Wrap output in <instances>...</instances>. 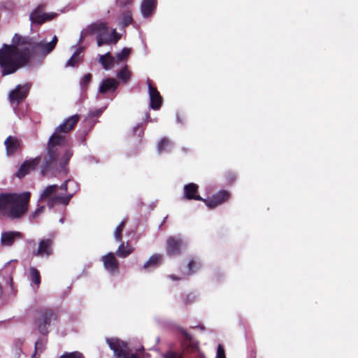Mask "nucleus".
I'll return each instance as SVG.
<instances>
[{"label": "nucleus", "instance_id": "1", "mask_svg": "<svg viewBox=\"0 0 358 358\" xmlns=\"http://www.w3.org/2000/svg\"><path fill=\"white\" fill-rule=\"evenodd\" d=\"M12 41L13 45L3 44L0 48V71L2 76L12 74L28 65L34 55L46 56L54 50L58 39L54 36L48 42L15 34Z\"/></svg>", "mask_w": 358, "mask_h": 358}, {"label": "nucleus", "instance_id": "2", "mask_svg": "<svg viewBox=\"0 0 358 358\" xmlns=\"http://www.w3.org/2000/svg\"><path fill=\"white\" fill-rule=\"evenodd\" d=\"M79 116L72 115L59 124L48 140L47 154L41 165V173L45 175L49 171H59L66 173V166L73 152L66 143L67 134L78 122Z\"/></svg>", "mask_w": 358, "mask_h": 358}, {"label": "nucleus", "instance_id": "3", "mask_svg": "<svg viewBox=\"0 0 358 358\" xmlns=\"http://www.w3.org/2000/svg\"><path fill=\"white\" fill-rule=\"evenodd\" d=\"M30 192L0 194V215L12 220L22 217L28 210Z\"/></svg>", "mask_w": 358, "mask_h": 358}, {"label": "nucleus", "instance_id": "4", "mask_svg": "<svg viewBox=\"0 0 358 358\" xmlns=\"http://www.w3.org/2000/svg\"><path fill=\"white\" fill-rule=\"evenodd\" d=\"M70 185L77 186L76 182L72 180H66L59 187L57 185L48 186L41 194L38 201L46 202L50 208L59 204L66 206L74 194L66 193L67 187Z\"/></svg>", "mask_w": 358, "mask_h": 358}, {"label": "nucleus", "instance_id": "5", "mask_svg": "<svg viewBox=\"0 0 358 358\" xmlns=\"http://www.w3.org/2000/svg\"><path fill=\"white\" fill-rule=\"evenodd\" d=\"M92 34L96 35L97 45L99 47L103 45L115 44L120 39V36L115 29L109 31L106 24L98 22L89 25L80 32L78 45L83 42L84 38Z\"/></svg>", "mask_w": 358, "mask_h": 358}, {"label": "nucleus", "instance_id": "6", "mask_svg": "<svg viewBox=\"0 0 358 358\" xmlns=\"http://www.w3.org/2000/svg\"><path fill=\"white\" fill-rule=\"evenodd\" d=\"M30 88V83H25L22 85H18L16 86L15 89L9 94L10 102L13 105L14 112L16 115L20 117H21V114L17 108V106L27 96Z\"/></svg>", "mask_w": 358, "mask_h": 358}, {"label": "nucleus", "instance_id": "7", "mask_svg": "<svg viewBox=\"0 0 358 358\" xmlns=\"http://www.w3.org/2000/svg\"><path fill=\"white\" fill-rule=\"evenodd\" d=\"M106 342L116 358H138L136 355L131 353L127 344L118 338H106Z\"/></svg>", "mask_w": 358, "mask_h": 358}, {"label": "nucleus", "instance_id": "8", "mask_svg": "<svg viewBox=\"0 0 358 358\" xmlns=\"http://www.w3.org/2000/svg\"><path fill=\"white\" fill-rule=\"evenodd\" d=\"M52 319H55V317L52 310L45 309L41 312L36 320V324L41 334L46 335L48 333V327Z\"/></svg>", "mask_w": 358, "mask_h": 358}, {"label": "nucleus", "instance_id": "9", "mask_svg": "<svg viewBox=\"0 0 358 358\" xmlns=\"http://www.w3.org/2000/svg\"><path fill=\"white\" fill-rule=\"evenodd\" d=\"M43 7L38 6L33 10L29 15V20L32 24H41L43 22L51 20L57 17L56 13H45L42 12Z\"/></svg>", "mask_w": 358, "mask_h": 358}, {"label": "nucleus", "instance_id": "10", "mask_svg": "<svg viewBox=\"0 0 358 358\" xmlns=\"http://www.w3.org/2000/svg\"><path fill=\"white\" fill-rule=\"evenodd\" d=\"M185 245L183 240L180 236L169 237L166 241V253L171 257L178 256Z\"/></svg>", "mask_w": 358, "mask_h": 358}, {"label": "nucleus", "instance_id": "11", "mask_svg": "<svg viewBox=\"0 0 358 358\" xmlns=\"http://www.w3.org/2000/svg\"><path fill=\"white\" fill-rule=\"evenodd\" d=\"M53 241L51 238L41 239L38 242L37 250L33 251V255L39 257H48L53 253Z\"/></svg>", "mask_w": 358, "mask_h": 358}, {"label": "nucleus", "instance_id": "12", "mask_svg": "<svg viewBox=\"0 0 358 358\" xmlns=\"http://www.w3.org/2000/svg\"><path fill=\"white\" fill-rule=\"evenodd\" d=\"M148 93L150 97V106L153 110H158L162 106V98L156 87L152 85L151 81L147 80Z\"/></svg>", "mask_w": 358, "mask_h": 358}, {"label": "nucleus", "instance_id": "13", "mask_svg": "<svg viewBox=\"0 0 358 358\" xmlns=\"http://www.w3.org/2000/svg\"><path fill=\"white\" fill-rule=\"evenodd\" d=\"M41 158L39 157L24 161L20 166L16 173V176L19 178L24 177L36 169V167L39 164Z\"/></svg>", "mask_w": 358, "mask_h": 358}, {"label": "nucleus", "instance_id": "14", "mask_svg": "<svg viewBox=\"0 0 358 358\" xmlns=\"http://www.w3.org/2000/svg\"><path fill=\"white\" fill-rule=\"evenodd\" d=\"M119 86V82L115 78H108L101 80L98 88V94H105L115 92Z\"/></svg>", "mask_w": 358, "mask_h": 358}, {"label": "nucleus", "instance_id": "15", "mask_svg": "<svg viewBox=\"0 0 358 358\" xmlns=\"http://www.w3.org/2000/svg\"><path fill=\"white\" fill-rule=\"evenodd\" d=\"M105 269L111 275H114L119 271V263L116 259L115 255L109 252L101 257Z\"/></svg>", "mask_w": 358, "mask_h": 358}, {"label": "nucleus", "instance_id": "16", "mask_svg": "<svg viewBox=\"0 0 358 358\" xmlns=\"http://www.w3.org/2000/svg\"><path fill=\"white\" fill-rule=\"evenodd\" d=\"M229 198V192L225 190H222L213 194L209 199H203V201L210 208H213L228 200Z\"/></svg>", "mask_w": 358, "mask_h": 358}, {"label": "nucleus", "instance_id": "17", "mask_svg": "<svg viewBox=\"0 0 358 358\" xmlns=\"http://www.w3.org/2000/svg\"><path fill=\"white\" fill-rule=\"evenodd\" d=\"M178 331L183 337V339L181 341V347L184 350H195L197 349L198 343L192 339L189 334L181 327L178 329Z\"/></svg>", "mask_w": 358, "mask_h": 358}, {"label": "nucleus", "instance_id": "18", "mask_svg": "<svg viewBox=\"0 0 358 358\" xmlns=\"http://www.w3.org/2000/svg\"><path fill=\"white\" fill-rule=\"evenodd\" d=\"M22 238V234L18 231H5L1 236V244L3 246L10 247L13 245L17 239Z\"/></svg>", "mask_w": 358, "mask_h": 358}, {"label": "nucleus", "instance_id": "19", "mask_svg": "<svg viewBox=\"0 0 358 358\" xmlns=\"http://www.w3.org/2000/svg\"><path fill=\"white\" fill-rule=\"evenodd\" d=\"M198 185L195 183H189L184 187V195L187 199H194L196 201H203V199L196 194Z\"/></svg>", "mask_w": 358, "mask_h": 358}, {"label": "nucleus", "instance_id": "20", "mask_svg": "<svg viewBox=\"0 0 358 358\" xmlns=\"http://www.w3.org/2000/svg\"><path fill=\"white\" fill-rule=\"evenodd\" d=\"M157 6V0H143L141 6V11L144 17L150 16Z\"/></svg>", "mask_w": 358, "mask_h": 358}, {"label": "nucleus", "instance_id": "21", "mask_svg": "<svg viewBox=\"0 0 358 358\" xmlns=\"http://www.w3.org/2000/svg\"><path fill=\"white\" fill-rule=\"evenodd\" d=\"M115 58L113 57L109 52L100 55L99 62L103 66L105 70L111 69L115 64Z\"/></svg>", "mask_w": 358, "mask_h": 358}, {"label": "nucleus", "instance_id": "22", "mask_svg": "<svg viewBox=\"0 0 358 358\" xmlns=\"http://www.w3.org/2000/svg\"><path fill=\"white\" fill-rule=\"evenodd\" d=\"M83 50L84 48L83 47L78 48L73 55L66 62L65 67H73L78 64L82 60Z\"/></svg>", "mask_w": 358, "mask_h": 358}, {"label": "nucleus", "instance_id": "23", "mask_svg": "<svg viewBox=\"0 0 358 358\" xmlns=\"http://www.w3.org/2000/svg\"><path fill=\"white\" fill-rule=\"evenodd\" d=\"M6 152L8 155H11L17 150L20 146L19 141L17 138L8 136L4 142Z\"/></svg>", "mask_w": 358, "mask_h": 358}, {"label": "nucleus", "instance_id": "24", "mask_svg": "<svg viewBox=\"0 0 358 358\" xmlns=\"http://www.w3.org/2000/svg\"><path fill=\"white\" fill-rule=\"evenodd\" d=\"M173 148V143L169 138L164 137L161 139L157 145V152L159 154L168 152Z\"/></svg>", "mask_w": 358, "mask_h": 358}, {"label": "nucleus", "instance_id": "25", "mask_svg": "<svg viewBox=\"0 0 358 358\" xmlns=\"http://www.w3.org/2000/svg\"><path fill=\"white\" fill-rule=\"evenodd\" d=\"M162 261V255L160 254L152 255L149 259L143 264L144 268L149 267H156L161 264Z\"/></svg>", "mask_w": 358, "mask_h": 358}, {"label": "nucleus", "instance_id": "26", "mask_svg": "<svg viewBox=\"0 0 358 358\" xmlns=\"http://www.w3.org/2000/svg\"><path fill=\"white\" fill-rule=\"evenodd\" d=\"M29 279L31 284L39 286L41 284V275L39 271L35 267H30L29 270Z\"/></svg>", "mask_w": 358, "mask_h": 358}, {"label": "nucleus", "instance_id": "27", "mask_svg": "<svg viewBox=\"0 0 358 358\" xmlns=\"http://www.w3.org/2000/svg\"><path fill=\"white\" fill-rule=\"evenodd\" d=\"M133 251V248L129 244L124 245V243L120 244L116 251V255L121 258H124L129 255Z\"/></svg>", "mask_w": 358, "mask_h": 358}, {"label": "nucleus", "instance_id": "28", "mask_svg": "<svg viewBox=\"0 0 358 358\" xmlns=\"http://www.w3.org/2000/svg\"><path fill=\"white\" fill-rule=\"evenodd\" d=\"M131 75L127 65L117 73V77L124 83H127L130 80Z\"/></svg>", "mask_w": 358, "mask_h": 358}, {"label": "nucleus", "instance_id": "29", "mask_svg": "<svg viewBox=\"0 0 358 358\" xmlns=\"http://www.w3.org/2000/svg\"><path fill=\"white\" fill-rule=\"evenodd\" d=\"M91 80L92 75L90 73H86L80 78V86L82 91L85 92L87 90Z\"/></svg>", "mask_w": 358, "mask_h": 358}, {"label": "nucleus", "instance_id": "30", "mask_svg": "<svg viewBox=\"0 0 358 358\" xmlns=\"http://www.w3.org/2000/svg\"><path fill=\"white\" fill-rule=\"evenodd\" d=\"M201 264L199 259H192L189 261L188 264V270H189V274L194 273L196 271H198Z\"/></svg>", "mask_w": 358, "mask_h": 358}, {"label": "nucleus", "instance_id": "31", "mask_svg": "<svg viewBox=\"0 0 358 358\" xmlns=\"http://www.w3.org/2000/svg\"><path fill=\"white\" fill-rule=\"evenodd\" d=\"M131 52V49L128 48H124L121 52L116 54V59L118 62H123L127 59Z\"/></svg>", "mask_w": 358, "mask_h": 358}, {"label": "nucleus", "instance_id": "32", "mask_svg": "<svg viewBox=\"0 0 358 358\" xmlns=\"http://www.w3.org/2000/svg\"><path fill=\"white\" fill-rule=\"evenodd\" d=\"M131 22H132V16H131V11L127 10V11L124 12L122 14V20H121V22H120L121 25L122 27H125V26H127L129 24H131Z\"/></svg>", "mask_w": 358, "mask_h": 358}, {"label": "nucleus", "instance_id": "33", "mask_svg": "<svg viewBox=\"0 0 358 358\" xmlns=\"http://www.w3.org/2000/svg\"><path fill=\"white\" fill-rule=\"evenodd\" d=\"M124 227V221H122L115 229L114 237L117 241H122V232L123 231Z\"/></svg>", "mask_w": 358, "mask_h": 358}, {"label": "nucleus", "instance_id": "34", "mask_svg": "<svg viewBox=\"0 0 358 358\" xmlns=\"http://www.w3.org/2000/svg\"><path fill=\"white\" fill-rule=\"evenodd\" d=\"M45 341L43 338H39L35 342V352L33 357L38 352H42L44 350Z\"/></svg>", "mask_w": 358, "mask_h": 358}, {"label": "nucleus", "instance_id": "35", "mask_svg": "<svg viewBox=\"0 0 358 358\" xmlns=\"http://www.w3.org/2000/svg\"><path fill=\"white\" fill-rule=\"evenodd\" d=\"M59 358H85L83 355L78 352L74 351L71 352H65L61 355Z\"/></svg>", "mask_w": 358, "mask_h": 358}, {"label": "nucleus", "instance_id": "36", "mask_svg": "<svg viewBox=\"0 0 358 358\" xmlns=\"http://www.w3.org/2000/svg\"><path fill=\"white\" fill-rule=\"evenodd\" d=\"M106 108V106L101 108L90 110L89 113V117H99V115H101L102 114V113L105 110Z\"/></svg>", "mask_w": 358, "mask_h": 358}, {"label": "nucleus", "instance_id": "37", "mask_svg": "<svg viewBox=\"0 0 358 358\" xmlns=\"http://www.w3.org/2000/svg\"><path fill=\"white\" fill-rule=\"evenodd\" d=\"M164 358H182L181 354L176 352L174 351L170 350L168 351L164 355Z\"/></svg>", "mask_w": 358, "mask_h": 358}, {"label": "nucleus", "instance_id": "38", "mask_svg": "<svg viewBox=\"0 0 358 358\" xmlns=\"http://www.w3.org/2000/svg\"><path fill=\"white\" fill-rule=\"evenodd\" d=\"M216 358H226L224 347L220 344L217 346Z\"/></svg>", "mask_w": 358, "mask_h": 358}, {"label": "nucleus", "instance_id": "39", "mask_svg": "<svg viewBox=\"0 0 358 358\" xmlns=\"http://www.w3.org/2000/svg\"><path fill=\"white\" fill-rule=\"evenodd\" d=\"M44 210H45V206H43L37 208V209L32 213L31 218L35 219V218L38 217L40 215V214L43 213Z\"/></svg>", "mask_w": 358, "mask_h": 358}, {"label": "nucleus", "instance_id": "40", "mask_svg": "<svg viewBox=\"0 0 358 358\" xmlns=\"http://www.w3.org/2000/svg\"><path fill=\"white\" fill-rule=\"evenodd\" d=\"M134 132L136 135L139 137L143 134V129L141 128V124H138L136 127L134 128Z\"/></svg>", "mask_w": 358, "mask_h": 358}, {"label": "nucleus", "instance_id": "41", "mask_svg": "<svg viewBox=\"0 0 358 358\" xmlns=\"http://www.w3.org/2000/svg\"><path fill=\"white\" fill-rule=\"evenodd\" d=\"M133 1L134 0H118L117 2L123 6H127V5L131 4Z\"/></svg>", "mask_w": 358, "mask_h": 358}, {"label": "nucleus", "instance_id": "42", "mask_svg": "<svg viewBox=\"0 0 358 358\" xmlns=\"http://www.w3.org/2000/svg\"><path fill=\"white\" fill-rule=\"evenodd\" d=\"M172 280H178L179 278L176 277V275H171L169 276Z\"/></svg>", "mask_w": 358, "mask_h": 358}, {"label": "nucleus", "instance_id": "43", "mask_svg": "<svg viewBox=\"0 0 358 358\" xmlns=\"http://www.w3.org/2000/svg\"><path fill=\"white\" fill-rule=\"evenodd\" d=\"M9 282H10V284L11 285L12 282H13V279H12V278L10 276L9 277Z\"/></svg>", "mask_w": 358, "mask_h": 358}, {"label": "nucleus", "instance_id": "44", "mask_svg": "<svg viewBox=\"0 0 358 358\" xmlns=\"http://www.w3.org/2000/svg\"><path fill=\"white\" fill-rule=\"evenodd\" d=\"M59 222H60L61 224H63V223H64V218H63V217H62V218H60V219H59Z\"/></svg>", "mask_w": 358, "mask_h": 358}, {"label": "nucleus", "instance_id": "45", "mask_svg": "<svg viewBox=\"0 0 358 358\" xmlns=\"http://www.w3.org/2000/svg\"><path fill=\"white\" fill-rule=\"evenodd\" d=\"M177 121L179 122H180V117L178 115H177Z\"/></svg>", "mask_w": 358, "mask_h": 358}, {"label": "nucleus", "instance_id": "46", "mask_svg": "<svg viewBox=\"0 0 358 358\" xmlns=\"http://www.w3.org/2000/svg\"><path fill=\"white\" fill-rule=\"evenodd\" d=\"M150 118L149 115H147V120H148Z\"/></svg>", "mask_w": 358, "mask_h": 358}]
</instances>
